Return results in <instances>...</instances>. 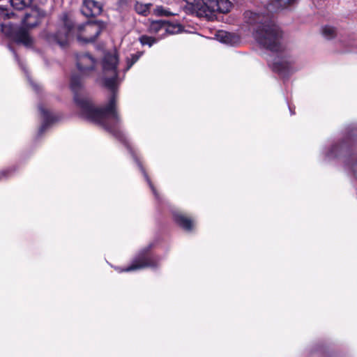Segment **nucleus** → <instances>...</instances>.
Segmentation results:
<instances>
[{
    "label": "nucleus",
    "instance_id": "obj_1",
    "mask_svg": "<svg viewBox=\"0 0 357 357\" xmlns=\"http://www.w3.org/2000/svg\"><path fill=\"white\" fill-rule=\"evenodd\" d=\"M118 63L119 56L115 50L105 54L102 62V69L105 75L111 73V77H105L104 84L112 92L107 105L100 108L95 107L90 99L81 96L82 85L81 78L77 75H73L70 79V89L74 93V101L80 109V114L83 118L100 126L125 145L137 162L155 197L159 199V195L150 178L121 130V119L117 109L115 93L118 79Z\"/></svg>",
    "mask_w": 357,
    "mask_h": 357
},
{
    "label": "nucleus",
    "instance_id": "obj_2",
    "mask_svg": "<svg viewBox=\"0 0 357 357\" xmlns=\"http://www.w3.org/2000/svg\"><path fill=\"white\" fill-rule=\"evenodd\" d=\"M61 20L62 26L57 32L45 34L49 43L61 47L66 45L71 36H75L79 42L84 44L93 43L104 29V23L98 20L75 25L67 13H63Z\"/></svg>",
    "mask_w": 357,
    "mask_h": 357
},
{
    "label": "nucleus",
    "instance_id": "obj_3",
    "mask_svg": "<svg viewBox=\"0 0 357 357\" xmlns=\"http://www.w3.org/2000/svg\"><path fill=\"white\" fill-rule=\"evenodd\" d=\"M244 16L247 23L257 25L253 37L260 47L276 53L282 50V33L268 14L248 10Z\"/></svg>",
    "mask_w": 357,
    "mask_h": 357
},
{
    "label": "nucleus",
    "instance_id": "obj_4",
    "mask_svg": "<svg viewBox=\"0 0 357 357\" xmlns=\"http://www.w3.org/2000/svg\"><path fill=\"white\" fill-rule=\"evenodd\" d=\"M185 9L199 17H209L213 13H226L230 10L231 4L229 0H183Z\"/></svg>",
    "mask_w": 357,
    "mask_h": 357
},
{
    "label": "nucleus",
    "instance_id": "obj_5",
    "mask_svg": "<svg viewBox=\"0 0 357 357\" xmlns=\"http://www.w3.org/2000/svg\"><path fill=\"white\" fill-rule=\"evenodd\" d=\"M153 245L142 249L133 258L130 266L123 269H118L119 272H129L145 268H155L159 266L161 258L151 252Z\"/></svg>",
    "mask_w": 357,
    "mask_h": 357
},
{
    "label": "nucleus",
    "instance_id": "obj_6",
    "mask_svg": "<svg viewBox=\"0 0 357 357\" xmlns=\"http://www.w3.org/2000/svg\"><path fill=\"white\" fill-rule=\"evenodd\" d=\"M268 66L273 71L277 73L282 78H287L294 72L291 61L286 56L277 55L273 61H268Z\"/></svg>",
    "mask_w": 357,
    "mask_h": 357
},
{
    "label": "nucleus",
    "instance_id": "obj_7",
    "mask_svg": "<svg viewBox=\"0 0 357 357\" xmlns=\"http://www.w3.org/2000/svg\"><path fill=\"white\" fill-rule=\"evenodd\" d=\"M97 63V60L89 53L77 56V67L82 74L86 75L93 71Z\"/></svg>",
    "mask_w": 357,
    "mask_h": 357
},
{
    "label": "nucleus",
    "instance_id": "obj_8",
    "mask_svg": "<svg viewBox=\"0 0 357 357\" xmlns=\"http://www.w3.org/2000/svg\"><path fill=\"white\" fill-rule=\"evenodd\" d=\"M102 10V4L95 0H84L81 7L82 13L86 17H95Z\"/></svg>",
    "mask_w": 357,
    "mask_h": 357
},
{
    "label": "nucleus",
    "instance_id": "obj_9",
    "mask_svg": "<svg viewBox=\"0 0 357 357\" xmlns=\"http://www.w3.org/2000/svg\"><path fill=\"white\" fill-rule=\"evenodd\" d=\"M349 149V144L348 142L343 141L337 144L331 145V148L324 153L326 158L332 159L337 157L343 152H347Z\"/></svg>",
    "mask_w": 357,
    "mask_h": 357
},
{
    "label": "nucleus",
    "instance_id": "obj_10",
    "mask_svg": "<svg viewBox=\"0 0 357 357\" xmlns=\"http://www.w3.org/2000/svg\"><path fill=\"white\" fill-rule=\"evenodd\" d=\"M215 36L218 41L228 45L234 46L240 42V38L233 33L220 31Z\"/></svg>",
    "mask_w": 357,
    "mask_h": 357
},
{
    "label": "nucleus",
    "instance_id": "obj_11",
    "mask_svg": "<svg viewBox=\"0 0 357 357\" xmlns=\"http://www.w3.org/2000/svg\"><path fill=\"white\" fill-rule=\"evenodd\" d=\"M38 109L43 118V121L38 130V135H41L50 125L56 121V118L52 115L50 112L45 109L41 105L38 107Z\"/></svg>",
    "mask_w": 357,
    "mask_h": 357
},
{
    "label": "nucleus",
    "instance_id": "obj_12",
    "mask_svg": "<svg viewBox=\"0 0 357 357\" xmlns=\"http://www.w3.org/2000/svg\"><path fill=\"white\" fill-rule=\"evenodd\" d=\"M166 20H155L151 22L149 27L148 32L151 34L158 35L159 40L165 38V29Z\"/></svg>",
    "mask_w": 357,
    "mask_h": 357
},
{
    "label": "nucleus",
    "instance_id": "obj_13",
    "mask_svg": "<svg viewBox=\"0 0 357 357\" xmlns=\"http://www.w3.org/2000/svg\"><path fill=\"white\" fill-rule=\"evenodd\" d=\"M173 217L175 222L186 231H190L192 228V220L178 212H174Z\"/></svg>",
    "mask_w": 357,
    "mask_h": 357
},
{
    "label": "nucleus",
    "instance_id": "obj_14",
    "mask_svg": "<svg viewBox=\"0 0 357 357\" xmlns=\"http://www.w3.org/2000/svg\"><path fill=\"white\" fill-rule=\"evenodd\" d=\"M153 7V3H142L139 1H135L133 4V8L135 11L142 16L146 17L148 16L150 13L151 10Z\"/></svg>",
    "mask_w": 357,
    "mask_h": 357
},
{
    "label": "nucleus",
    "instance_id": "obj_15",
    "mask_svg": "<svg viewBox=\"0 0 357 357\" xmlns=\"http://www.w3.org/2000/svg\"><path fill=\"white\" fill-rule=\"evenodd\" d=\"M8 47L13 53L15 60L17 61V63H18L19 66L21 67L22 70L24 72V73L29 82V84L32 86L33 89L36 92H39L40 86L38 85H37L36 84L33 83V82L31 80V79L30 78L29 75L28 73V71L26 70L23 63L20 60V58H19L17 54L16 53V52L14 50V49L11 47L10 45H8Z\"/></svg>",
    "mask_w": 357,
    "mask_h": 357
},
{
    "label": "nucleus",
    "instance_id": "obj_16",
    "mask_svg": "<svg viewBox=\"0 0 357 357\" xmlns=\"http://www.w3.org/2000/svg\"><path fill=\"white\" fill-rule=\"evenodd\" d=\"M182 27L178 24H172L166 21L165 29V37L168 35L176 34L181 31Z\"/></svg>",
    "mask_w": 357,
    "mask_h": 357
},
{
    "label": "nucleus",
    "instance_id": "obj_17",
    "mask_svg": "<svg viewBox=\"0 0 357 357\" xmlns=\"http://www.w3.org/2000/svg\"><path fill=\"white\" fill-rule=\"evenodd\" d=\"M33 0H10L11 6L16 10H23L31 6Z\"/></svg>",
    "mask_w": 357,
    "mask_h": 357
},
{
    "label": "nucleus",
    "instance_id": "obj_18",
    "mask_svg": "<svg viewBox=\"0 0 357 357\" xmlns=\"http://www.w3.org/2000/svg\"><path fill=\"white\" fill-rule=\"evenodd\" d=\"M159 39L157 38H154L152 36H149L146 35H142L139 38V41L140 42L142 45H148L149 47H151L153 44L156 43Z\"/></svg>",
    "mask_w": 357,
    "mask_h": 357
},
{
    "label": "nucleus",
    "instance_id": "obj_19",
    "mask_svg": "<svg viewBox=\"0 0 357 357\" xmlns=\"http://www.w3.org/2000/svg\"><path fill=\"white\" fill-rule=\"evenodd\" d=\"M322 34L327 39H331L336 36V29L331 26H325L322 28Z\"/></svg>",
    "mask_w": 357,
    "mask_h": 357
},
{
    "label": "nucleus",
    "instance_id": "obj_20",
    "mask_svg": "<svg viewBox=\"0 0 357 357\" xmlns=\"http://www.w3.org/2000/svg\"><path fill=\"white\" fill-rule=\"evenodd\" d=\"M142 54V52H138L136 54H131L130 58H127V67L126 70H128L134 65V63H135L139 60Z\"/></svg>",
    "mask_w": 357,
    "mask_h": 357
},
{
    "label": "nucleus",
    "instance_id": "obj_21",
    "mask_svg": "<svg viewBox=\"0 0 357 357\" xmlns=\"http://www.w3.org/2000/svg\"><path fill=\"white\" fill-rule=\"evenodd\" d=\"M352 160H347L345 162V167L352 173L354 176L357 179V160L352 161Z\"/></svg>",
    "mask_w": 357,
    "mask_h": 357
},
{
    "label": "nucleus",
    "instance_id": "obj_22",
    "mask_svg": "<svg viewBox=\"0 0 357 357\" xmlns=\"http://www.w3.org/2000/svg\"><path fill=\"white\" fill-rule=\"evenodd\" d=\"M153 13L156 16H170L174 14L162 6H158L153 9Z\"/></svg>",
    "mask_w": 357,
    "mask_h": 357
},
{
    "label": "nucleus",
    "instance_id": "obj_23",
    "mask_svg": "<svg viewBox=\"0 0 357 357\" xmlns=\"http://www.w3.org/2000/svg\"><path fill=\"white\" fill-rule=\"evenodd\" d=\"M296 0H274V6L277 8H284L294 3Z\"/></svg>",
    "mask_w": 357,
    "mask_h": 357
},
{
    "label": "nucleus",
    "instance_id": "obj_24",
    "mask_svg": "<svg viewBox=\"0 0 357 357\" xmlns=\"http://www.w3.org/2000/svg\"><path fill=\"white\" fill-rule=\"evenodd\" d=\"M12 174V169H7L0 172V180L7 178Z\"/></svg>",
    "mask_w": 357,
    "mask_h": 357
},
{
    "label": "nucleus",
    "instance_id": "obj_25",
    "mask_svg": "<svg viewBox=\"0 0 357 357\" xmlns=\"http://www.w3.org/2000/svg\"><path fill=\"white\" fill-rule=\"evenodd\" d=\"M130 0H118V3L121 7L128 5Z\"/></svg>",
    "mask_w": 357,
    "mask_h": 357
},
{
    "label": "nucleus",
    "instance_id": "obj_26",
    "mask_svg": "<svg viewBox=\"0 0 357 357\" xmlns=\"http://www.w3.org/2000/svg\"><path fill=\"white\" fill-rule=\"evenodd\" d=\"M289 109L290 114L291 115L295 114L294 110L292 109V107L289 105Z\"/></svg>",
    "mask_w": 357,
    "mask_h": 357
}]
</instances>
